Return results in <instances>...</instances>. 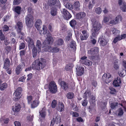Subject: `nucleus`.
<instances>
[{
	"label": "nucleus",
	"mask_w": 126,
	"mask_h": 126,
	"mask_svg": "<svg viewBox=\"0 0 126 126\" xmlns=\"http://www.w3.org/2000/svg\"><path fill=\"white\" fill-rule=\"evenodd\" d=\"M48 3L50 6L61 8V4L59 0H48Z\"/></svg>",
	"instance_id": "0eeeda50"
},
{
	"label": "nucleus",
	"mask_w": 126,
	"mask_h": 126,
	"mask_svg": "<svg viewBox=\"0 0 126 126\" xmlns=\"http://www.w3.org/2000/svg\"><path fill=\"white\" fill-rule=\"evenodd\" d=\"M39 103V101L38 100H34L31 104V108H34L37 107Z\"/></svg>",
	"instance_id": "393cba45"
},
{
	"label": "nucleus",
	"mask_w": 126,
	"mask_h": 126,
	"mask_svg": "<svg viewBox=\"0 0 126 126\" xmlns=\"http://www.w3.org/2000/svg\"><path fill=\"white\" fill-rule=\"evenodd\" d=\"M17 25L18 28L17 30V33L19 34V33H21V31L23 28V23L21 22L18 21L17 23Z\"/></svg>",
	"instance_id": "4be33fe9"
},
{
	"label": "nucleus",
	"mask_w": 126,
	"mask_h": 126,
	"mask_svg": "<svg viewBox=\"0 0 126 126\" xmlns=\"http://www.w3.org/2000/svg\"><path fill=\"white\" fill-rule=\"evenodd\" d=\"M99 48L96 47L91 48L90 50L88 51V53L91 56V58L92 60H97L98 58L99 57Z\"/></svg>",
	"instance_id": "20e7f679"
},
{
	"label": "nucleus",
	"mask_w": 126,
	"mask_h": 126,
	"mask_svg": "<svg viewBox=\"0 0 126 126\" xmlns=\"http://www.w3.org/2000/svg\"><path fill=\"white\" fill-rule=\"evenodd\" d=\"M76 21L74 19H72L69 22V24L71 27L73 28H75L77 24Z\"/></svg>",
	"instance_id": "c756f323"
},
{
	"label": "nucleus",
	"mask_w": 126,
	"mask_h": 126,
	"mask_svg": "<svg viewBox=\"0 0 126 126\" xmlns=\"http://www.w3.org/2000/svg\"><path fill=\"white\" fill-rule=\"evenodd\" d=\"M43 30L40 31V33L41 35H45L47 36V37L44 41L43 44L44 45V47H47L48 45L52 44L53 42V38L51 36V34L48 30L47 27L45 25L43 26Z\"/></svg>",
	"instance_id": "f257e3e1"
},
{
	"label": "nucleus",
	"mask_w": 126,
	"mask_h": 126,
	"mask_svg": "<svg viewBox=\"0 0 126 126\" xmlns=\"http://www.w3.org/2000/svg\"><path fill=\"white\" fill-rule=\"evenodd\" d=\"M42 23V21L40 19H37L36 21L35 25V27L38 30L40 28V25Z\"/></svg>",
	"instance_id": "a878e982"
},
{
	"label": "nucleus",
	"mask_w": 126,
	"mask_h": 126,
	"mask_svg": "<svg viewBox=\"0 0 126 126\" xmlns=\"http://www.w3.org/2000/svg\"><path fill=\"white\" fill-rule=\"evenodd\" d=\"M88 103V101L86 99H84L82 101V105L84 107L86 106Z\"/></svg>",
	"instance_id": "603ef678"
},
{
	"label": "nucleus",
	"mask_w": 126,
	"mask_h": 126,
	"mask_svg": "<svg viewBox=\"0 0 126 126\" xmlns=\"http://www.w3.org/2000/svg\"><path fill=\"white\" fill-rule=\"evenodd\" d=\"M108 101V99L104 100L101 107V108L102 110L104 109L105 108L107 105Z\"/></svg>",
	"instance_id": "c9c22d12"
},
{
	"label": "nucleus",
	"mask_w": 126,
	"mask_h": 126,
	"mask_svg": "<svg viewBox=\"0 0 126 126\" xmlns=\"http://www.w3.org/2000/svg\"><path fill=\"white\" fill-rule=\"evenodd\" d=\"M84 69L83 67L81 68L79 70L77 71V75L79 76H81L84 73Z\"/></svg>",
	"instance_id": "cd10ccee"
},
{
	"label": "nucleus",
	"mask_w": 126,
	"mask_h": 126,
	"mask_svg": "<svg viewBox=\"0 0 126 126\" xmlns=\"http://www.w3.org/2000/svg\"><path fill=\"white\" fill-rule=\"evenodd\" d=\"M27 10L30 14L26 16L25 18V22L27 27L28 28H31L33 25V16L31 14L33 13V11L32 8L30 7L28 8Z\"/></svg>",
	"instance_id": "7ed1b4c3"
},
{
	"label": "nucleus",
	"mask_w": 126,
	"mask_h": 126,
	"mask_svg": "<svg viewBox=\"0 0 126 126\" xmlns=\"http://www.w3.org/2000/svg\"><path fill=\"white\" fill-rule=\"evenodd\" d=\"M57 7H52L51 8L50 14L53 16H55L57 13Z\"/></svg>",
	"instance_id": "5701e85b"
},
{
	"label": "nucleus",
	"mask_w": 126,
	"mask_h": 126,
	"mask_svg": "<svg viewBox=\"0 0 126 126\" xmlns=\"http://www.w3.org/2000/svg\"><path fill=\"white\" fill-rule=\"evenodd\" d=\"M25 66L24 63L22 62L17 67L16 69V72L17 75H19L20 74Z\"/></svg>",
	"instance_id": "9b49d317"
},
{
	"label": "nucleus",
	"mask_w": 126,
	"mask_h": 126,
	"mask_svg": "<svg viewBox=\"0 0 126 126\" xmlns=\"http://www.w3.org/2000/svg\"><path fill=\"white\" fill-rule=\"evenodd\" d=\"M65 6L66 8L69 10H72L73 9V5L70 3H67Z\"/></svg>",
	"instance_id": "72a5a7b5"
},
{
	"label": "nucleus",
	"mask_w": 126,
	"mask_h": 126,
	"mask_svg": "<svg viewBox=\"0 0 126 126\" xmlns=\"http://www.w3.org/2000/svg\"><path fill=\"white\" fill-rule=\"evenodd\" d=\"M118 103L117 102L111 103L110 104V107L112 109H114L115 108L116 106H117Z\"/></svg>",
	"instance_id": "37998d69"
},
{
	"label": "nucleus",
	"mask_w": 126,
	"mask_h": 126,
	"mask_svg": "<svg viewBox=\"0 0 126 126\" xmlns=\"http://www.w3.org/2000/svg\"><path fill=\"white\" fill-rule=\"evenodd\" d=\"M9 29L8 26L7 25H5L3 28V31L4 32L7 31Z\"/></svg>",
	"instance_id": "774afa93"
},
{
	"label": "nucleus",
	"mask_w": 126,
	"mask_h": 126,
	"mask_svg": "<svg viewBox=\"0 0 126 126\" xmlns=\"http://www.w3.org/2000/svg\"><path fill=\"white\" fill-rule=\"evenodd\" d=\"M118 36L119 37V39H120L119 40H121L122 39H124L126 37V34H122L121 35V37L120 35H118Z\"/></svg>",
	"instance_id": "052dcab7"
},
{
	"label": "nucleus",
	"mask_w": 126,
	"mask_h": 126,
	"mask_svg": "<svg viewBox=\"0 0 126 126\" xmlns=\"http://www.w3.org/2000/svg\"><path fill=\"white\" fill-rule=\"evenodd\" d=\"M22 0H14L13 3L14 5H18L21 3Z\"/></svg>",
	"instance_id": "09e8293b"
},
{
	"label": "nucleus",
	"mask_w": 126,
	"mask_h": 126,
	"mask_svg": "<svg viewBox=\"0 0 126 126\" xmlns=\"http://www.w3.org/2000/svg\"><path fill=\"white\" fill-rule=\"evenodd\" d=\"M58 82L59 85L61 87L63 88L64 90H66L68 88V84L65 82L61 80L60 79L58 80Z\"/></svg>",
	"instance_id": "4468645a"
},
{
	"label": "nucleus",
	"mask_w": 126,
	"mask_h": 126,
	"mask_svg": "<svg viewBox=\"0 0 126 126\" xmlns=\"http://www.w3.org/2000/svg\"><path fill=\"white\" fill-rule=\"evenodd\" d=\"M52 48L51 47L47 46L44 48V50L46 51L49 52H52Z\"/></svg>",
	"instance_id": "a18cd8bd"
},
{
	"label": "nucleus",
	"mask_w": 126,
	"mask_h": 126,
	"mask_svg": "<svg viewBox=\"0 0 126 126\" xmlns=\"http://www.w3.org/2000/svg\"><path fill=\"white\" fill-rule=\"evenodd\" d=\"M25 44L23 42L21 43L20 45L19 46V50L24 49L25 48Z\"/></svg>",
	"instance_id": "8fccbe9b"
},
{
	"label": "nucleus",
	"mask_w": 126,
	"mask_h": 126,
	"mask_svg": "<svg viewBox=\"0 0 126 126\" xmlns=\"http://www.w3.org/2000/svg\"><path fill=\"white\" fill-rule=\"evenodd\" d=\"M59 104L58 107L57 108V110L58 111L62 112L64 110V105L63 102H60Z\"/></svg>",
	"instance_id": "b1692460"
},
{
	"label": "nucleus",
	"mask_w": 126,
	"mask_h": 126,
	"mask_svg": "<svg viewBox=\"0 0 126 126\" xmlns=\"http://www.w3.org/2000/svg\"><path fill=\"white\" fill-rule=\"evenodd\" d=\"M63 43V40L62 39H59L57 41V44L58 46H61Z\"/></svg>",
	"instance_id": "58836bf2"
},
{
	"label": "nucleus",
	"mask_w": 126,
	"mask_h": 126,
	"mask_svg": "<svg viewBox=\"0 0 126 126\" xmlns=\"http://www.w3.org/2000/svg\"><path fill=\"white\" fill-rule=\"evenodd\" d=\"M74 94L72 92L68 93L67 95V97L68 99H72L74 97Z\"/></svg>",
	"instance_id": "f704fd0d"
},
{
	"label": "nucleus",
	"mask_w": 126,
	"mask_h": 126,
	"mask_svg": "<svg viewBox=\"0 0 126 126\" xmlns=\"http://www.w3.org/2000/svg\"><path fill=\"white\" fill-rule=\"evenodd\" d=\"M4 50L7 54H8L10 52L11 50V48L9 46H7L5 47Z\"/></svg>",
	"instance_id": "ea45409f"
},
{
	"label": "nucleus",
	"mask_w": 126,
	"mask_h": 126,
	"mask_svg": "<svg viewBox=\"0 0 126 126\" xmlns=\"http://www.w3.org/2000/svg\"><path fill=\"white\" fill-rule=\"evenodd\" d=\"M82 63L88 66H91L92 65V61L88 60H86L83 61Z\"/></svg>",
	"instance_id": "2f4dec72"
},
{
	"label": "nucleus",
	"mask_w": 126,
	"mask_h": 126,
	"mask_svg": "<svg viewBox=\"0 0 126 126\" xmlns=\"http://www.w3.org/2000/svg\"><path fill=\"white\" fill-rule=\"evenodd\" d=\"M7 84L5 83H2V81L0 79V90L3 91L7 88Z\"/></svg>",
	"instance_id": "412c9836"
},
{
	"label": "nucleus",
	"mask_w": 126,
	"mask_h": 126,
	"mask_svg": "<svg viewBox=\"0 0 126 126\" xmlns=\"http://www.w3.org/2000/svg\"><path fill=\"white\" fill-rule=\"evenodd\" d=\"M102 11L101 9L99 7L97 8L95 10V12L98 15L100 14L101 13Z\"/></svg>",
	"instance_id": "49530a36"
},
{
	"label": "nucleus",
	"mask_w": 126,
	"mask_h": 126,
	"mask_svg": "<svg viewBox=\"0 0 126 126\" xmlns=\"http://www.w3.org/2000/svg\"><path fill=\"white\" fill-rule=\"evenodd\" d=\"M72 112V115L73 117H77L79 116V114L78 113L76 112L71 111V113Z\"/></svg>",
	"instance_id": "13d9d810"
},
{
	"label": "nucleus",
	"mask_w": 126,
	"mask_h": 126,
	"mask_svg": "<svg viewBox=\"0 0 126 126\" xmlns=\"http://www.w3.org/2000/svg\"><path fill=\"white\" fill-rule=\"evenodd\" d=\"M59 51V49L57 47H54L52 48V52L53 53H57Z\"/></svg>",
	"instance_id": "3c124183"
},
{
	"label": "nucleus",
	"mask_w": 126,
	"mask_h": 126,
	"mask_svg": "<svg viewBox=\"0 0 126 126\" xmlns=\"http://www.w3.org/2000/svg\"><path fill=\"white\" fill-rule=\"evenodd\" d=\"M48 88L50 92L55 93L57 91V86L55 82L54 81H51L49 83Z\"/></svg>",
	"instance_id": "6e6552de"
},
{
	"label": "nucleus",
	"mask_w": 126,
	"mask_h": 126,
	"mask_svg": "<svg viewBox=\"0 0 126 126\" xmlns=\"http://www.w3.org/2000/svg\"><path fill=\"white\" fill-rule=\"evenodd\" d=\"M21 108V106L20 104L16 103L15 107H13V111L14 112H18L20 111Z\"/></svg>",
	"instance_id": "a211bd4d"
},
{
	"label": "nucleus",
	"mask_w": 126,
	"mask_h": 126,
	"mask_svg": "<svg viewBox=\"0 0 126 126\" xmlns=\"http://www.w3.org/2000/svg\"><path fill=\"white\" fill-rule=\"evenodd\" d=\"M112 31L113 34L114 35H119V34L120 32V31L119 30L114 28H112Z\"/></svg>",
	"instance_id": "473e14b6"
},
{
	"label": "nucleus",
	"mask_w": 126,
	"mask_h": 126,
	"mask_svg": "<svg viewBox=\"0 0 126 126\" xmlns=\"http://www.w3.org/2000/svg\"><path fill=\"white\" fill-rule=\"evenodd\" d=\"M98 42H99L100 46H104L107 44V42L106 40L102 37H100L99 38Z\"/></svg>",
	"instance_id": "aec40b11"
},
{
	"label": "nucleus",
	"mask_w": 126,
	"mask_h": 126,
	"mask_svg": "<svg viewBox=\"0 0 126 126\" xmlns=\"http://www.w3.org/2000/svg\"><path fill=\"white\" fill-rule=\"evenodd\" d=\"M76 42L74 41H72L71 42L70 44V47H71L72 48L75 49H76Z\"/></svg>",
	"instance_id": "4c0bfd02"
},
{
	"label": "nucleus",
	"mask_w": 126,
	"mask_h": 126,
	"mask_svg": "<svg viewBox=\"0 0 126 126\" xmlns=\"http://www.w3.org/2000/svg\"><path fill=\"white\" fill-rule=\"evenodd\" d=\"M80 37L81 40L82 41L87 39L88 37V35H87L86 37L84 35V34H81L80 35Z\"/></svg>",
	"instance_id": "6e6d98bb"
},
{
	"label": "nucleus",
	"mask_w": 126,
	"mask_h": 126,
	"mask_svg": "<svg viewBox=\"0 0 126 126\" xmlns=\"http://www.w3.org/2000/svg\"><path fill=\"white\" fill-rule=\"evenodd\" d=\"M103 81L106 83L110 82L112 80V78L110 74L109 73H104L102 77Z\"/></svg>",
	"instance_id": "1a4fd4ad"
},
{
	"label": "nucleus",
	"mask_w": 126,
	"mask_h": 126,
	"mask_svg": "<svg viewBox=\"0 0 126 126\" xmlns=\"http://www.w3.org/2000/svg\"><path fill=\"white\" fill-rule=\"evenodd\" d=\"M92 84L94 87H96L97 85V82L95 80H93L92 83Z\"/></svg>",
	"instance_id": "338daca9"
},
{
	"label": "nucleus",
	"mask_w": 126,
	"mask_h": 126,
	"mask_svg": "<svg viewBox=\"0 0 126 126\" xmlns=\"http://www.w3.org/2000/svg\"><path fill=\"white\" fill-rule=\"evenodd\" d=\"M42 44L41 43L39 40H37L36 43V46L38 47V51L39 52L41 50V48Z\"/></svg>",
	"instance_id": "c85d7f7f"
},
{
	"label": "nucleus",
	"mask_w": 126,
	"mask_h": 126,
	"mask_svg": "<svg viewBox=\"0 0 126 126\" xmlns=\"http://www.w3.org/2000/svg\"><path fill=\"white\" fill-rule=\"evenodd\" d=\"M119 39V37L118 35L114 39L113 42L115 44L118 41L121 40H120Z\"/></svg>",
	"instance_id": "bf43d9fd"
},
{
	"label": "nucleus",
	"mask_w": 126,
	"mask_h": 126,
	"mask_svg": "<svg viewBox=\"0 0 126 126\" xmlns=\"http://www.w3.org/2000/svg\"><path fill=\"white\" fill-rule=\"evenodd\" d=\"M113 67L115 69L117 70L119 69V65L116 63H114Z\"/></svg>",
	"instance_id": "680f3d73"
},
{
	"label": "nucleus",
	"mask_w": 126,
	"mask_h": 126,
	"mask_svg": "<svg viewBox=\"0 0 126 126\" xmlns=\"http://www.w3.org/2000/svg\"><path fill=\"white\" fill-rule=\"evenodd\" d=\"M46 64V60L43 58H41L40 60L38 59V60H35L33 63L32 65V68L33 70L40 71L41 69H42L44 68Z\"/></svg>",
	"instance_id": "f03ea898"
},
{
	"label": "nucleus",
	"mask_w": 126,
	"mask_h": 126,
	"mask_svg": "<svg viewBox=\"0 0 126 126\" xmlns=\"http://www.w3.org/2000/svg\"><path fill=\"white\" fill-rule=\"evenodd\" d=\"M57 104V101L55 100H53L51 104V106L53 108H55Z\"/></svg>",
	"instance_id": "de8ad7c7"
},
{
	"label": "nucleus",
	"mask_w": 126,
	"mask_h": 126,
	"mask_svg": "<svg viewBox=\"0 0 126 126\" xmlns=\"http://www.w3.org/2000/svg\"><path fill=\"white\" fill-rule=\"evenodd\" d=\"M116 21H117V23H119L120 21H121L122 20V16L120 15L117 16L115 18Z\"/></svg>",
	"instance_id": "a19ab883"
},
{
	"label": "nucleus",
	"mask_w": 126,
	"mask_h": 126,
	"mask_svg": "<svg viewBox=\"0 0 126 126\" xmlns=\"http://www.w3.org/2000/svg\"><path fill=\"white\" fill-rule=\"evenodd\" d=\"M126 3L124 2L123 3L122 6L121 8L122 11L124 12H126Z\"/></svg>",
	"instance_id": "c03bdc74"
},
{
	"label": "nucleus",
	"mask_w": 126,
	"mask_h": 126,
	"mask_svg": "<svg viewBox=\"0 0 126 126\" xmlns=\"http://www.w3.org/2000/svg\"><path fill=\"white\" fill-rule=\"evenodd\" d=\"M9 67H8V68L6 69H5L6 70L7 73L9 74H11L12 72L11 69L9 68Z\"/></svg>",
	"instance_id": "69168bd1"
},
{
	"label": "nucleus",
	"mask_w": 126,
	"mask_h": 126,
	"mask_svg": "<svg viewBox=\"0 0 126 126\" xmlns=\"http://www.w3.org/2000/svg\"><path fill=\"white\" fill-rule=\"evenodd\" d=\"M14 124L15 126H21V123L19 121H15Z\"/></svg>",
	"instance_id": "0e129e2a"
},
{
	"label": "nucleus",
	"mask_w": 126,
	"mask_h": 126,
	"mask_svg": "<svg viewBox=\"0 0 126 126\" xmlns=\"http://www.w3.org/2000/svg\"><path fill=\"white\" fill-rule=\"evenodd\" d=\"M125 70L123 69L120 72L118 71V73L120 76L123 77L125 75Z\"/></svg>",
	"instance_id": "e433bc0d"
},
{
	"label": "nucleus",
	"mask_w": 126,
	"mask_h": 126,
	"mask_svg": "<svg viewBox=\"0 0 126 126\" xmlns=\"http://www.w3.org/2000/svg\"><path fill=\"white\" fill-rule=\"evenodd\" d=\"M25 40L28 43V46L29 47L32 48L35 46V45L34 44L33 40L31 37H27L26 39H25Z\"/></svg>",
	"instance_id": "f8f14e48"
},
{
	"label": "nucleus",
	"mask_w": 126,
	"mask_h": 126,
	"mask_svg": "<svg viewBox=\"0 0 126 126\" xmlns=\"http://www.w3.org/2000/svg\"><path fill=\"white\" fill-rule=\"evenodd\" d=\"M109 23L110 24H111L112 25H115L118 24L117 21H116L115 19L110 21Z\"/></svg>",
	"instance_id": "5fc2aeb1"
},
{
	"label": "nucleus",
	"mask_w": 126,
	"mask_h": 126,
	"mask_svg": "<svg viewBox=\"0 0 126 126\" xmlns=\"http://www.w3.org/2000/svg\"><path fill=\"white\" fill-rule=\"evenodd\" d=\"M44 108L42 109V110L39 111L40 115L42 118L44 119L45 118L46 114V112L45 111H43Z\"/></svg>",
	"instance_id": "bb28decb"
},
{
	"label": "nucleus",
	"mask_w": 126,
	"mask_h": 126,
	"mask_svg": "<svg viewBox=\"0 0 126 126\" xmlns=\"http://www.w3.org/2000/svg\"><path fill=\"white\" fill-rule=\"evenodd\" d=\"M26 78L25 77V75L23 76H22L19 79V81L23 82L25 80V79H26Z\"/></svg>",
	"instance_id": "e2e57ef3"
},
{
	"label": "nucleus",
	"mask_w": 126,
	"mask_h": 126,
	"mask_svg": "<svg viewBox=\"0 0 126 126\" xmlns=\"http://www.w3.org/2000/svg\"><path fill=\"white\" fill-rule=\"evenodd\" d=\"M22 90V88L20 87H18L16 89L13 94L14 97L13 100H14L17 101L19 100L21 97L20 95Z\"/></svg>",
	"instance_id": "423d86ee"
},
{
	"label": "nucleus",
	"mask_w": 126,
	"mask_h": 126,
	"mask_svg": "<svg viewBox=\"0 0 126 126\" xmlns=\"http://www.w3.org/2000/svg\"><path fill=\"white\" fill-rule=\"evenodd\" d=\"M21 9V7L17 6L14 8V11L18 15H19L20 14Z\"/></svg>",
	"instance_id": "7c9ffc66"
},
{
	"label": "nucleus",
	"mask_w": 126,
	"mask_h": 126,
	"mask_svg": "<svg viewBox=\"0 0 126 126\" xmlns=\"http://www.w3.org/2000/svg\"><path fill=\"white\" fill-rule=\"evenodd\" d=\"M61 11L65 19L68 20L72 17V16L71 14L65 9H63Z\"/></svg>",
	"instance_id": "9d476101"
},
{
	"label": "nucleus",
	"mask_w": 126,
	"mask_h": 126,
	"mask_svg": "<svg viewBox=\"0 0 126 126\" xmlns=\"http://www.w3.org/2000/svg\"><path fill=\"white\" fill-rule=\"evenodd\" d=\"M121 81L120 78L117 77L115 79L113 82V85L115 87L120 86V84L121 83Z\"/></svg>",
	"instance_id": "f3484780"
},
{
	"label": "nucleus",
	"mask_w": 126,
	"mask_h": 126,
	"mask_svg": "<svg viewBox=\"0 0 126 126\" xmlns=\"http://www.w3.org/2000/svg\"><path fill=\"white\" fill-rule=\"evenodd\" d=\"M124 113L123 110L121 108L118 109V115L119 116L122 115Z\"/></svg>",
	"instance_id": "864d4df0"
},
{
	"label": "nucleus",
	"mask_w": 126,
	"mask_h": 126,
	"mask_svg": "<svg viewBox=\"0 0 126 126\" xmlns=\"http://www.w3.org/2000/svg\"><path fill=\"white\" fill-rule=\"evenodd\" d=\"M27 99L28 102L29 104L31 103V100L32 99V97L31 95H30L27 97Z\"/></svg>",
	"instance_id": "4d7b16f0"
},
{
	"label": "nucleus",
	"mask_w": 126,
	"mask_h": 126,
	"mask_svg": "<svg viewBox=\"0 0 126 126\" xmlns=\"http://www.w3.org/2000/svg\"><path fill=\"white\" fill-rule=\"evenodd\" d=\"M92 23H93V27L94 31L92 34V35L94 37L95 36L97 32L101 27V24L96 21L94 22L92 20H91Z\"/></svg>",
	"instance_id": "39448f33"
},
{
	"label": "nucleus",
	"mask_w": 126,
	"mask_h": 126,
	"mask_svg": "<svg viewBox=\"0 0 126 126\" xmlns=\"http://www.w3.org/2000/svg\"><path fill=\"white\" fill-rule=\"evenodd\" d=\"M86 16L85 13L84 12H80L77 13L76 16L77 18L82 20Z\"/></svg>",
	"instance_id": "6ab92c4d"
},
{
	"label": "nucleus",
	"mask_w": 126,
	"mask_h": 126,
	"mask_svg": "<svg viewBox=\"0 0 126 126\" xmlns=\"http://www.w3.org/2000/svg\"><path fill=\"white\" fill-rule=\"evenodd\" d=\"M61 119L59 116L57 115L56 116L55 118L54 117L53 119L52 120H51V124L50 126H53L54 124L56 123L57 124L58 122H61Z\"/></svg>",
	"instance_id": "ddd939ff"
},
{
	"label": "nucleus",
	"mask_w": 126,
	"mask_h": 126,
	"mask_svg": "<svg viewBox=\"0 0 126 126\" xmlns=\"http://www.w3.org/2000/svg\"><path fill=\"white\" fill-rule=\"evenodd\" d=\"M5 36L3 34L2 30H0V39L1 41H3L5 39Z\"/></svg>",
	"instance_id": "79ce46f5"
},
{
	"label": "nucleus",
	"mask_w": 126,
	"mask_h": 126,
	"mask_svg": "<svg viewBox=\"0 0 126 126\" xmlns=\"http://www.w3.org/2000/svg\"><path fill=\"white\" fill-rule=\"evenodd\" d=\"M3 68L4 69H6L9 67L10 65V61L8 58H6L3 59Z\"/></svg>",
	"instance_id": "2eb2a0df"
},
{
	"label": "nucleus",
	"mask_w": 126,
	"mask_h": 126,
	"mask_svg": "<svg viewBox=\"0 0 126 126\" xmlns=\"http://www.w3.org/2000/svg\"><path fill=\"white\" fill-rule=\"evenodd\" d=\"M80 4L79 1L75 2L73 4V9L75 11H79L80 9Z\"/></svg>",
	"instance_id": "dca6fc26"
}]
</instances>
